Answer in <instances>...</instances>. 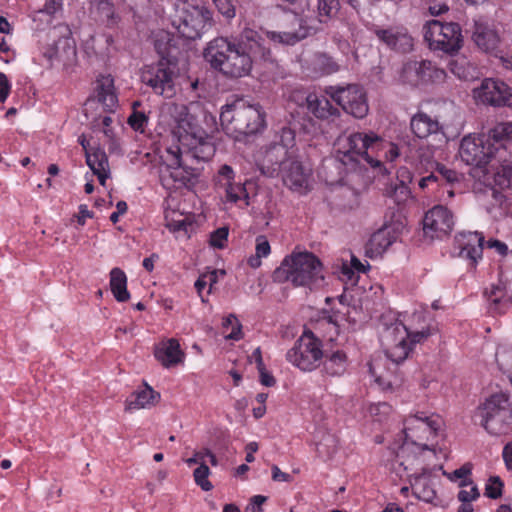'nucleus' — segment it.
I'll use <instances>...</instances> for the list:
<instances>
[{
	"mask_svg": "<svg viewBox=\"0 0 512 512\" xmlns=\"http://www.w3.org/2000/svg\"><path fill=\"white\" fill-rule=\"evenodd\" d=\"M167 113L169 143L160 154L161 180L167 187L191 189L197 183L198 173L185 164L183 156L191 154L197 160L213 156L209 134L216 128V119L201 101L170 104Z\"/></svg>",
	"mask_w": 512,
	"mask_h": 512,
	"instance_id": "f257e3e1",
	"label": "nucleus"
},
{
	"mask_svg": "<svg viewBox=\"0 0 512 512\" xmlns=\"http://www.w3.org/2000/svg\"><path fill=\"white\" fill-rule=\"evenodd\" d=\"M435 331L430 320L422 311L406 314L402 320L387 326L381 333V344L388 359L393 364L404 361L417 343L426 340ZM393 369L386 367L383 359H374L369 363V373L378 387L384 391L392 390L399 384Z\"/></svg>",
	"mask_w": 512,
	"mask_h": 512,
	"instance_id": "f03ea898",
	"label": "nucleus"
},
{
	"mask_svg": "<svg viewBox=\"0 0 512 512\" xmlns=\"http://www.w3.org/2000/svg\"><path fill=\"white\" fill-rule=\"evenodd\" d=\"M266 32L244 28L235 38L218 36L206 43L203 58L210 67L227 78L249 76L257 58L266 59L270 49L265 39L273 41Z\"/></svg>",
	"mask_w": 512,
	"mask_h": 512,
	"instance_id": "7ed1b4c3",
	"label": "nucleus"
},
{
	"mask_svg": "<svg viewBox=\"0 0 512 512\" xmlns=\"http://www.w3.org/2000/svg\"><path fill=\"white\" fill-rule=\"evenodd\" d=\"M334 157L347 171L366 165L373 172L386 176L400 156L399 146L373 131L342 134L334 142Z\"/></svg>",
	"mask_w": 512,
	"mask_h": 512,
	"instance_id": "20e7f679",
	"label": "nucleus"
},
{
	"mask_svg": "<svg viewBox=\"0 0 512 512\" xmlns=\"http://www.w3.org/2000/svg\"><path fill=\"white\" fill-rule=\"evenodd\" d=\"M444 420L436 413L413 411L403 421L396 464L414 469L415 462L433 461L443 436Z\"/></svg>",
	"mask_w": 512,
	"mask_h": 512,
	"instance_id": "39448f33",
	"label": "nucleus"
},
{
	"mask_svg": "<svg viewBox=\"0 0 512 512\" xmlns=\"http://www.w3.org/2000/svg\"><path fill=\"white\" fill-rule=\"evenodd\" d=\"M224 132L235 140L262 132L266 127L265 112L259 104L245 98L228 100L220 111Z\"/></svg>",
	"mask_w": 512,
	"mask_h": 512,
	"instance_id": "423d86ee",
	"label": "nucleus"
},
{
	"mask_svg": "<svg viewBox=\"0 0 512 512\" xmlns=\"http://www.w3.org/2000/svg\"><path fill=\"white\" fill-rule=\"evenodd\" d=\"M278 277H283L294 286L321 287L324 284L323 266L311 252H293L286 256L276 270Z\"/></svg>",
	"mask_w": 512,
	"mask_h": 512,
	"instance_id": "0eeeda50",
	"label": "nucleus"
},
{
	"mask_svg": "<svg viewBox=\"0 0 512 512\" xmlns=\"http://www.w3.org/2000/svg\"><path fill=\"white\" fill-rule=\"evenodd\" d=\"M171 24L182 37L195 40L212 28L213 13L201 0H178Z\"/></svg>",
	"mask_w": 512,
	"mask_h": 512,
	"instance_id": "6e6552de",
	"label": "nucleus"
},
{
	"mask_svg": "<svg viewBox=\"0 0 512 512\" xmlns=\"http://www.w3.org/2000/svg\"><path fill=\"white\" fill-rule=\"evenodd\" d=\"M339 10V0H318L317 19L294 16V25L297 26V29L268 32L267 36L275 43L294 45L306 37L317 33L320 30V25L334 19Z\"/></svg>",
	"mask_w": 512,
	"mask_h": 512,
	"instance_id": "1a4fd4ad",
	"label": "nucleus"
},
{
	"mask_svg": "<svg viewBox=\"0 0 512 512\" xmlns=\"http://www.w3.org/2000/svg\"><path fill=\"white\" fill-rule=\"evenodd\" d=\"M475 418L491 436H503L512 431V403L506 393L492 394L481 403Z\"/></svg>",
	"mask_w": 512,
	"mask_h": 512,
	"instance_id": "9d476101",
	"label": "nucleus"
},
{
	"mask_svg": "<svg viewBox=\"0 0 512 512\" xmlns=\"http://www.w3.org/2000/svg\"><path fill=\"white\" fill-rule=\"evenodd\" d=\"M491 139L493 140L490 133L487 136L468 134L462 138L458 150L461 161L473 166L472 175L479 177L485 185L492 184L486 166L497 150L495 145L490 143Z\"/></svg>",
	"mask_w": 512,
	"mask_h": 512,
	"instance_id": "9b49d317",
	"label": "nucleus"
},
{
	"mask_svg": "<svg viewBox=\"0 0 512 512\" xmlns=\"http://www.w3.org/2000/svg\"><path fill=\"white\" fill-rule=\"evenodd\" d=\"M68 32L67 26L59 25L49 29L46 34L39 35L37 51L41 65H65L74 59L76 51L73 41L67 36Z\"/></svg>",
	"mask_w": 512,
	"mask_h": 512,
	"instance_id": "f8f14e48",
	"label": "nucleus"
},
{
	"mask_svg": "<svg viewBox=\"0 0 512 512\" xmlns=\"http://www.w3.org/2000/svg\"><path fill=\"white\" fill-rule=\"evenodd\" d=\"M288 363L302 372L316 370L324 358L322 341L310 330H304L286 352Z\"/></svg>",
	"mask_w": 512,
	"mask_h": 512,
	"instance_id": "ddd939ff",
	"label": "nucleus"
},
{
	"mask_svg": "<svg viewBox=\"0 0 512 512\" xmlns=\"http://www.w3.org/2000/svg\"><path fill=\"white\" fill-rule=\"evenodd\" d=\"M424 39L433 52L451 56L458 53L463 46L461 28L453 22L429 21L424 27Z\"/></svg>",
	"mask_w": 512,
	"mask_h": 512,
	"instance_id": "4468645a",
	"label": "nucleus"
},
{
	"mask_svg": "<svg viewBox=\"0 0 512 512\" xmlns=\"http://www.w3.org/2000/svg\"><path fill=\"white\" fill-rule=\"evenodd\" d=\"M447 73L429 60H411L403 64L398 74V81L410 87L427 84H440L445 81Z\"/></svg>",
	"mask_w": 512,
	"mask_h": 512,
	"instance_id": "2eb2a0df",
	"label": "nucleus"
},
{
	"mask_svg": "<svg viewBox=\"0 0 512 512\" xmlns=\"http://www.w3.org/2000/svg\"><path fill=\"white\" fill-rule=\"evenodd\" d=\"M325 94L355 118L362 119L368 114L367 95L359 85L329 86L325 89Z\"/></svg>",
	"mask_w": 512,
	"mask_h": 512,
	"instance_id": "dca6fc26",
	"label": "nucleus"
},
{
	"mask_svg": "<svg viewBox=\"0 0 512 512\" xmlns=\"http://www.w3.org/2000/svg\"><path fill=\"white\" fill-rule=\"evenodd\" d=\"M176 66L167 60L147 65L142 69L141 79L150 86L156 94L165 98H172L175 89Z\"/></svg>",
	"mask_w": 512,
	"mask_h": 512,
	"instance_id": "f3484780",
	"label": "nucleus"
},
{
	"mask_svg": "<svg viewBox=\"0 0 512 512\" xmlns=\"http://www.w3.org/2000/svg\"><path fill=\"white\" fill-rule=\"evenodd\" d=\"M431 461L415 462L414 469L403 466L394 467L400 478H406L413 490L415 496L425 502H432L436 497V492L431 483V469L428 467Z\"/></svg>",
	"mask_w": 512,
	"mask_h": 512,
	"instance_id": "a211bd4d",
	"label": "nucleus"
},
{
	"mask_svg": "<svg viewBox=\"0 0 512 512\" xmlns=\"http://www.w3.org/2000/svg\"><path fill=\"white\" fill-rule=\"evenodd\" d=\"M410 129L413 135L419 139H427L432 137L434 140H436L438 144L433 145V149L441 146L446 142L443 126L439 123L438 119L433 118L425 112H417L411 117ZM433 153L434 150H431L429 155L421 153L420 157L425 161H429Z\"/></svg>",
	"mask_w": 512,
	"mask_h": 512,
	"instance_id": "6ab92c4d",
	"label": "nucleus"
},
{
	"mask_svg": "<svg viewBox=\"0 0 512 512\" xmlns=\"http://www.w3.org/2000/svg\"><path fill=\"white\" fill-rule=\"evenodd\" d=\"M454 224L453 213L445 206L436 205L425 213L423 232L430 239H443L452 232Z\"/></svg>",
	"mask_w": 512,
	"mask_h": 512,
	"instance_id": "aec40b11",
	"label": "nucleus"
},
{
	"mask_svg": "<svg viewBox=\"0 0 512 512\" xmlns=\"http://www.w3.org/2000/svg\"><path fill=\"white\" fill-rule=\"evenodd\" d=\"M283 184L293 192L306 194L311 188L312 170L299 160L289 157L282 163L280 173Z\"/></svg>",
	"mask_w": 512,
	"mask_h": 512,
	"instance_id": "412c9836",
	"label": "nucleus"
},
{
	"mask_svg": "<svg viewBox=\"0 0 512 512\" xmlns=\"http://www.w3.org/2000/svg\"><path fill=\"white\" fill-rule=\"evenodd\" d=\"M473 98L481 104L512 106V88L502 81L486 78L473 89Z\"/></svg>",
	"mask_w": 512,
	"mask_h": 512,
	"instance_id": "4be33fe9",
	"label": "nucleus"
},
{
	"mask_svg": "<svg viewBox=\"0 0 512 512\" xmlns=\"http://www.w3.org/2000/svg\"><path fill=\"white\" fill-rule=\"evenodd\" d=\"M287 155V150L283 145L273 144L259 150L255 155V162L262 174L275 177L279 175L282 163L289 158Z\"/></svg>",
	"mask_w": 512,
	"mask_h": 512,
	"instance_id": "5701e85b",
	"label": "nucleus"
},
{
	"mask_svg": "<svg viewBox=\"0 0 512 512\" xmlns=\"http://www.w3.org/2000/svg\"><path fill=\"white\" fill-rule=\"evenodd\" d=\"M154 356L164 368H172L183 364L185 352L175 338L164 339L155 345Z\"/></svg>",
	"mask_w": 512,
	"mask_h": 512,
	"instance_id": "b1692460",
	"label": "nucleus"
},
{
	"mask_svg": "<svg viewBox=\"0 0 512 512\" xmlns=\"http://www.w3.org/2000/svg\"><path fill=\"white\" fill-rule=\"evenodd\" d=\"M455 245L460 257L476 263L482 257L484 237L478 232H461L455 236Z\"/></svg>",
	"mask_w": 512,
	"mask_h": 512,
	"instance_id": "393cba45",
	"label": "nucleus"
},
{
	"mask_svg": "<svg viewBox=\"0 0 512 512\" xmlns=\"http://www.w3.org/2000/svg\"><path fill=\"white\" fill-rule=\"evenodd\" d=\"M349 308L342 304L341 310L333 311L331 314H325L318 322L317 327L323 332V337L329 341H334L342 330L350 324L347 317Z\"/></svg>",
	"mask_w": 512,
	"mask_h": 512,
	"instance_id": "a878e982",
	"label": "nucleus"
},
{
	"mask_svg": "<svg viewBox=\"0 0 512 512\" xmlns=\"http://www.w3.org/2000/svg\"><path fill=\"white\" fill-rule=\"evenodd\" d=\"M89 16L96 23L114 28L120 22V16L111 0H90Z\"/></svg>",
	"mask_w": 512,
	"mask_h": 512,
	"instance_id": "bb28decb",
	"label": "nucleus"
},
{
	"mask_svg": "<svg viewBox=\"0 0 512 512\" xmlns=\"http://www.w3.org/2000/svg\"><path fill=\"white\" fill-rule=\"evenodd\" d=\"M375 34L389 48L400 52H408L413 48V39L404 29H376Z\"/></svg>",
	"mask_w": 512,
	"mask_h": 512,
	"instance_id": "cd10ccee",
	"label": "nucleus"
},
{
	"mask_svg": "<svg viewBox=\"0 0 512 512\" xmlns=\"http://www.w3.org/2000/svg\"><path fill=\"white\" fill-rule=\"evenodd\" d=\"M472 38L478 48L488 53L496 51L500 43V37L496 30L488 23L482 21L475 22Z\"/></svg>",
	"mask_w": 512,
	"mask_h": 512,
	"instance_id": "c85d7f7f",
	"label": "nucleus"
},
{
	"mask_svg": "<svg viewBox=\"0 0 512 512\" xmlns=\"http://www.w3.org/2000/svg\"><path fill=\"white\" fill-rule=\"evenodd\" d=\"M96 98L105 111H113L118 104L114 88V79L111 75H101L96 81Z\"/></svg>",
	"mask_w": 512,
	"mask_h": 512,
	"instance_id": "c756f323",
	"label": "nucleus"
},
{
	"mask_svg": "<svg viewBox=\"0 0 512 512\" xmlns=\"http://www.w3.org/2000/svg\"><path fill=\"white\" fill-rule=\"evenodd\" d=\"M86 163L97 176L102 186L106 185V181L110 178V167L106 153L100 149H92V152H86Z\"/></svg>",
	"mask_w": 512,
	"mask_h": 512,
	"instance_id": "7c9ffc66",
	"label": "nucleus"
},
{
	"mask_svg": "<svg viewBox=\"0 0 512 512\" xmlns=\"http://www.w3.org/2000/svg\"><path fill=\"white\" fill-rule=\"evenodd\" d=\"M396 240V235L390 227L379 229L370 237L366 252L370 257L384 253Z\"/></svg>",
	"mask_w": 512,
	"mask_h": 512,
	"instance_id": "2f4dec72",
	"label": "nucleus"
},
{
	"mask_svg": "<svg viewBox=\"0 0 512 512\" xmlns=\"http://www.w3.org/2000/svg\"><path fill=\"white\" fill-rule=\"evenodd\" d=\"M159 397L160 396L157 392H155L150 386L145 385L133 392L126 399V410L135 411L150 408L157 403Z\"/></svg>",
	"mask_w": 512,
	"mask_h": 512,
	"instance_id": "473e14b6",
	"label": "nucleus"
},
{
	"mask_svg": "<svg viewBox=\"0 0 512 512\" xmlns=\"http://www.w3.org/2000/svg\"><path fill=\"white\" fill-rule=\"evenodd\" d=\"M349 367L347 354L343 350H336L326 354L323 362V372L332 377L343 376Z\"/></svg>",
	"mask_w": 512,
	"mask_h": 512,
	"instance_id": "72a5a7b5",
	"label": "nucleus"
},
{
	"mask_svg": "<svg viewBox=\"0 0 512 512\" xmlns=\"http://www.w3.org/2000/svg\"><path fill=\"white\" fill-rule=\"evenodd\" d=\"M114 45V38L110 33L95 32L83 39L82 46L84 51L104 55L111 51Z\"/></svg>",
	"mask_w": 512,
	"mask_h": 512,
	"instance_id": "f704fd0d",
	"label": "nucleus"
},
{
	"mask_svg": "<svg viewBox=\"0 0 512 512\" xmlns=\"http://www.w3.org/2000/svg\"><path fill=\"white\" fill-rule=\"evenodd\" d=\"M307 110L318 119H328L338 114V109L332 106L326 96L309 92Z\"/></svg>",
	"mask_w": 512,
	"mask_h": 512,
	"instance_id": "c9c22d12",
	"label": "nucleus"
},
{
	"mask_svg": "<svg viewBox=\"0 0 512 512\" xmlns=\"http://www.w3.org/2000/svg\"><path fill=\"white\" fill-rule=\"evenodd\" d=\"M369 268L368 262L362 263L358 258L352 256L349 263L342 264L339 277L346 286H355L358 283L359 274L366 273Z\"/></svg>",
	"mask_w": 512,
	"mask_h": 512,
	"instance_id": "e433bc0d",
	"label": "nucleus"
},
{
	"mask_svg": "<svg viewBox=\"0 0 512 512\" xmlns=\"http://www.w3.org/2000/svg\"><path fill=\"white\" fill-rule=\"evenodd\" d=\"M110 289L118 302H126L130 299V293L127 290V276L118 267L110 271Z\"/></svg>",
	"mask_w": 512,
	"mask_h": 512,
	"instance_id": "4c0bfd02",
	"label": "nucleus"
},
{
	"mask_svg": "<svg viewBox=\"0 0 512 512\" xmlns=\"http://www.w3.org/2000/svg\"><path fill=\"white\" fill-rule=\"evenodd\" d=\"M193 216L190 213H183L176 209L167 208L165 210V226L171 232L187 231L191 226Z\"/></svg>",
	"mask_w": 512,
	"mask_h": 512,
	"instance_id": "58836bf2",
	"label": "nucleus"
},
{
	"mask_svg": "<svg viewBox=\"0 0 512 512\" xmlns=\"http://www.w3.org/2000/svg\"><path fill=\"white\" fill-rule=\"evenodd\" d=\"M397 177L400 179V184L386 188L385 193L394 197L397 203H403L410 196V190L406 183L411 182L412 176L407 168H400Z\"/></svg>",
	"mask_w": 512,
	"mask_h": 512,
	"instance_id": "ea45409f",
	"label": "nucleus"
},
{
	"mask_svg": "<svg viewBox=\"0 0 512 512\" xmlns=\"http://www.w3.org/2000/svg\"><path fill=\"white\" fill-rule=\"evenodd\" d=\"M449 70L459 79L469 80L474 77L475 67L464 56L449 62Z\"/></svg>",
	"mask_w": 512,
	"mask_h": 512,
	"instance_id": "a19ab883",
	"label": "nucleus"
},
{
	"mask_svg": "<svg viewBox=\"0 0 512 512\" xmlns=\"http://www.w3.org/2000/svg\"><path fill=\"white\" fill-rule=\"evenodd\" d=\"M226 202L237 203L242 201L244 206L249 205V194L245 185L241 182H233L224 186Z\"/></svg>",
	"mask_w": 512,
	"mask_h": 512,
	"instance_id": "79ce46f5",
	"label": "nucleus"
},
{
	"mask_svg": "<svg viewBox=\"0 0 512 512\" xmlns=\"http://www.w3.org/2000/svg\"><path fill=\"white\" fill-rule=\"evenodd\" d=\"M271 253V247L267 238L260 235L256 238L255 254L250 256L247 260L251 268H258L261 266V259L266 258Z\"/></svg>",
	"mask_w": 512,
	"mask_h": 512,
	"instance_id": "37998d69",
	"label": "nucleus"
},
{
	"mask_svg": "<svg viewBox=\"0 0 512 512\" xmlns=\"http://www.w3.org/2000/svg\"><path fill=\"white\" fill-rule=\"evenodd\" d=\"M496 361L499 368L508 375L512 382V345H500L496 351Z\"/></svg>",
	"mask_w": 512,
	"mask_h": 512,
	"instance_id": "c03bdc74",
	"label": "nucleus"
},
{
	"mask_svg": "<svg viewBox=\"0 0 512 512\" xmlns=\"http://www.w3.org/2000/svg\"><path fill=\"white\" fill-rule=\"evenodd\" d=\"M316 446L320 455L330 458L337 452L339 441L336 435L324 433L321 439L317 441Z\"/></svg>",
	"mask_w": 512,
	"mask_h": 512,
	"instance_id": "a18cd8bd",
	"label": "nucleus"
},
{
	"mask_svg": "<svg viewBox=\"0 0 512 512\" xmlns=\"http://www.w3.org/2000/svg\"><path fill=\"white\" fill-rule=\"evenodd\" d=\"M472 471V466L469 463L464 464L460 468L454 470L453 472H443V475L446 476L451 482H458L461 488L467 487L470 485L472 480L470 478V474Z\"/></svg>",
	"mask_w": 512,
	"mask_h": 512,
	"instance_id": "49530a36",
	"label": "nucleus"
},
{
	"mask_svg": "<svg viewBox=\"0 0 512 512\" xmlns=\"http://www.w3.org/2000/svg\"><path fill=\"white\" fill-rule=\"evenodd\" d=\"M223 334L226 339L240 340L242 338V326L235 315H229L223 320Z\"/></svg>",
	"mask_w": 512,
	"mask_h": 512,
	"instance_id": "de8ad7c7",
	"label": "nucleus"
},
{
	"mask_svg": "<svg viewBox=\"0 0 512 512\" xmlns=\"http://www.w3.org/2000/svg\"><path fill=\"white\" fill-rule=\"evenodd\" d=\"M309 93L302 88H290L284 94L287 107L293 106L303 108L307 106Z\"/></svg>",
	"mask_w": 512,
	"mask_h": 512,
	"instance_id": "09e8293b",
	"label": "nucleus"
},
{
	"mask_svg": "<svg viewBox=\"0 0 512 512\" xmlns=\"http://www.w3.org/2000/svg\"><path fill=\"white\" fill-rule=\"evenodd\" d=\"M391 411L392 407L386 402L374 403L367 406L365 416L369 417L372 421L381 422Z\"/></svg>",
	"mask_w": 512,
	"mask_h": 512,
	"instance_id": "8fccbe9b",
	"label": "nucleus"
},
{
	"mask_svg": "<svg viewBox=\"0 0 512 512\" xmlns=\"http://www.w3.org/2000/svg\"><path fill=\"white\" fill-rule=\"evenodd\" d=\"M209 475L210 469L206 464L199 465L193 473L195 483L204 491H210L213 489V485L208 479Z\"/></svg>",
	"mask_w": 512,
	"mask_h": 512,
	"instance_id": "3c124183",
	"label": "nucleus"
},
{
	"mask_svg": "<svg viewBox=\"0 0 512 512\" xmlns=\"http://www.w3.org/2000/svg\"><path fill=\"white\" fill-rule=\"evenodd\" d=\"M490 136L498 143L503 140H512V122H502L490 130Z\"/></svg>",
	"mask_w": 512,
	"mask_h": 512,
	"instance_id": "603ef678",
	"label": "nucleus"
},
{
	"mask_svg": "<svg viewBox=\"0 0 512 512\" xmlns=\"http://www.w3.org/2000/svg\"><path fill=\"white\" fill-rule=\"evenodd\" d=\"M493 183L501 189L512 186V165L501 167L493 176Z\"/></svg>",
	"mask_w": 512,
	"mask_h": 512,
	"instance_id": "864d4df0",
	"label": "nucleus"
},
{
	"mask_svg": "<svg viewBox=\"0 0 512 512\" xmlns=\"http://www.w3.org/2000/svg\"><path fill=\"white\" fill-rule=\"evenodd\" d=\"M503 482L498 476L488 479L485 486V495L491 499H497L502 495Z\"/></svg>",
	"mask_w": 512,
	"mask_h": 512,
	"instance_id": "5fc2aeb1",
	"label": "nucleus"
},
{
	"mask_svg": "<svg viewBox=\"0 0 512 512\" xmlns=\"http://www.w3.org/2000/svg\"><path fill=\"white\" fill-rule=\"evenodd\" d=\"M218 12L226 19H233L236 15V0H217L214 3Z\"/></svg>",
	"mask_w": 512,
	"mask_h": 512,
	"instance_id": "6e6d98bb",
	"label": "nucleus"
},
{
	"mask_svg": "<svg viewBox=\"0 0 512 512\" xmlns=\"http://www.w3.org/2000/svg\"><path fill=\"white\" fill-rule=\"evenodd\" d=\"M139 106V102L133 103V114L128 118V123L135 131L143 132L146 124H147V117L144 113L136 112V107Z\"/></svg>",
	"mask_w": 512,
	"mask_h": 512,
	"instance_id": "4d7b16f0",
	"label": "nucleus"
},
{
	"mask_svg": "<svg viewBox=\"0 0 512 512\" xmlns=\"http://www.w3.org/2000/svg\"><path fill=\"white\" fill-rule=\"evenodd\" d=\"M467 487H469V489H466V487H464L458 492V500L460 502L476 501L480 497V492L477 485H475L472 481L470 485H467Z\"/></svg>",
	"mask_w": 512,
	"mask_h": 512,
	"instance_id": "13d9d810",
	"label": "nucleus"
},
{
	"mask_svg": "<svg viewBox=\"0 0 512 512\" xmlns=\"http://www.w3.org/2000/svg\"><path fill=\"white\" fill-rule=\"evenodd\" d=\"M233 182H235V173L232 167L226 164L221 166L217 176L218 185L223 188Z\"/></svg>",
	"mask_w": 512,
	"mask_h": 512,
	"instance_id": "bf43d9fd",
	"label": "nucleus"
},
{
	"mask_svg": "<svg viewBox=\"0 0 512 512\" xmlns=\"http://www.w3.org/2000/svg\"><path fill=\"white\" fill-rule=\"evenodd\" d=\"M228 240V229L219 228L214 231L210 236V245L214 248L222 249L225 247Z\"/></svg>",
	"mask_w": 512,
	"mask_h": 512,
	"instance_id": "052dcab7",
	"label": "nucleus"
},
{
	"mask_svg": "<svg viewBox=\"0 0 512 512\" xmlns=\"http://www.w3.org/2000/svg\"><path fill=\"white\" fill-rule=\"evenodd\" d=\"M52 13L48 12L46 8L40 9L33 13L32 19L36 24L35 28L38 30L44 29L43 24H50L52 20Z\"/></svg>",
	"mask_w": 512,
	"mask_h": 512,
	"instance_id": "680f3d73",
	"label": "nucleus"
},
{
	"mask_svg": "<svg viewBox=\"0 0 512 512\" xmlns=\"http://www.w3.org/2000/svg\"><path fill=\"white\" fill-rule=\"evenodd\" d=\"M295 133L291 128L284 127L280 133V143H275L276 145H283L285 149L288 151L289 147L294 145Z\"/></svg>",
	"mask_w": 512,
	"mask_h": 512,
	"instance_id": "e2e57ef3",
	"label": "nucleus"
},
{
	"mask_svg": "<svg viewBox=\"0 0 512 512\" xmlns=\"http://www.w3.org/2000/svg\"><path fill=\"white\" fill-rule=\"evenodd\" d=\"M74 217L80 226H84L87 219L94 217V213L88 209L87 205L81 204L78 207V213Z\"/></svg>",
	"mask_w": 512,
	"mask_h": 512,
	"instance_id": "0e129e2a",
	"label": "nucleus"
},
{
	"mask_svg": "<svg viewBox=\"0 0 512 512\" xmlns=\"http://www.w3.org/2000/svg\"><path fill=\"white\" fill-rule=\"evenodd\" d=\"M10 89L11 85L7 76L4 73H0V104L6 101L9 96Z\"/></svg>",
	"mask_w": 512,
	"mask_h": 512,
	"instance_id": "69168bd1",
	"label": "nucleus"
},
{
	"mask_svg": "<svg viewBox=\"0 0 512 512\" xmlns=\"http://www.w3.org/2000/svg\"><path fill=\"white\" fill-rule=\"evenodd\" d=\"M502 294V290L499 287H494L488 296V300L493 304L492 309L499 313L502 312L498 307L502 300Z\"/></svg>",
	"mask_w": 512,
	"mask_h": 512,
	"instance_id": "338daca9",
	"label": "nucleus"
},
{
	"mask_svg": "<svg viewBox=\"0 0 512 512\" xmlns=\"http://www.w3.org/2000/svg\"><path fill=\"white\" fill-rule=\"evenodd\" d=\"M502 457L508 470H512V442L504 446Z\"/></svg>",
	"mask_w": 512,
	"mask_h": 512,
	"instance_id": "774afa93",
	"label": "nucleus"
}]
</instances>
